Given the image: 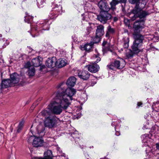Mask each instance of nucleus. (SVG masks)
I'll return each instance as SVG.
<instances>
[{
	"instance_id": "42",
	"label": "nucleus",
	"mask_w": 159,
	"mask_h": 159,
	"mask_svg": "<svg viewBox=\"0 0 159 159\" xmlns=\"http://www.w3.org/2000/svg\"><path fill=\"white\" fill-rule=\"evenodd\" d=\"M114 21H116L117 20V18L116 17H115L114 18Z\"/></svg>"
},
{
	"instance_id": "2",
	"label": "nucleus",
	"mask_w": 159,
	"mask_h": 159,
	"mask_svg": "<svg viewBox=\"0 0 159 159\" xmlns=\"http://www.w3.org/2000/svg\"><path fill=\"white\" fill-rule=\"evenodd\" d=\"M70 106L56 93L55 98L52 99L45 110H49L52 114L60 115L63 111L67 109Z\"/></svg>"
},
{
	"instance_id": "17",
	"label": "nucleus",
	"mask_w": 159,
	"mask_h": 159,
	"mask_svg": "<svg viewBox=\"0 0 159 159\" xmlns=\"http://www.w3.org/2000/svg\"><path fill=\"white\" fill-rule=\"evenodd\" d=\"M88 70L90 72L96 73L98 71L99 69L98 65L96 64L93 63L87 66Z\"/></svg>"
},
{
	"instance_id": "44",
	"label": "nucleus",
	"mask_w": 159,
	"mask_h": 159,
	"mask_svg": "<svg viewBox=\"0 0 159 159\" xmlns=\"http://www.w3.org/2000/svg\"><path fill=\"white\" fill-rule=\"evenodd\" d=\"M61 157H62V158H61L60 159H64L65 158V157L64 155L61 156Z\"/></svg>"
},
{
	"instance_id": "45",
	"label": "nucleus",
	"mask_w": 159,
	"mask_h": 159,
	"mask_svg": "<svg viewBox=\"0 0 159 159\" xmlns=\"http://www.w3.org/2000/svg\"><path fill=\"white\" fill-rule=\"evenodd\" d=\"M38 34H36L34 36L33 35H32V36L33 37H35V36H37L38 35Z\"/></svg>"
},
{
	"instance_id": "21",
	"label": "nucleus",
	"mask_w": 159,
	"mask_h": 159,
	"mask_svg": "<svg viewBox=\"0 0 159 159\" xmlns=\"http://www.w3.org/2000/svg\"><path fill=\"white\" fill-rule=\"evenodd\" d=\"M67 62V61L66 59H59L56 60V66L58 68H62L66 65Z\"/></svg>"
},
{
	"instance_id": "46",
	"label": "nucleus",
	"mask_w": 159,
	"mask_h": 159,
	"mask_svg": "<svg viewBox=\"0 0 159 159\" xmlns=\"http://www.w3.org/2000/svg\"><path fill=\"white\" fill-rule=\"evenodd\" d=\"M2 89V86H1V84H0V89Z\"/></svg>"
},
{
	"instance_id": "7",
	"label": "nucleus",
	"mask_w": 159,
	"mask_h": 159,
	"mask_svg": "<svg viewBox=\"0 0 159 159\" xmlns=\"http://www.w3.org/2000/svg\"><path fill=\"white\" fill-rule=\"evenodd\" d=\"M111 18V15L107 11H101L97 17V20L103 24L107 23Z\"/></svg>"
},
{
	"instance_id": "40",
	"label": "nucleus",
	"mask_w": 159,
	"mask_h": 159,
	"mask_svg": "<svg viewBox=\"0 0 159 159\" xmlns=\"http://www.w3.org/2000/svg\"><path fill=\"white\" fill-rule=\"evenodd\" d=\"M156 147L157 149L159 150V143L156 144Z\"/></svg>"
},
{
	"instance_id": "11",
	"label": "nucleus",
	"mask_w": 159,
	"mask_h": 159,
	"mask_svg": "<svg viewBox=\"0 0 159 159\" xmlns=\"http://www.w3.org/2000/svg\"><path fill=\"white\" fill-rule=\"evenodd\" d=\"M104 26L102 25H100L97 27L95 39H97L98 42L100 40V37L102 36L104 33Z\"/></svg>"
},
{
	"instance_id": "49",
	"label": "nucleus",
	"mask_w": 159,
	"mask_h": 159,
	"mask_svg": "<svg viewBox=\"0 0 159 159\" xmlns=\"http://www.w3.org/2000/svg\"><path fill=\"white\" fill-rule=\"evenodd\" d=\"M90 33V32L89 31H88V34H89V33Z\"/></svg>"
},
{
	"instance_id": "47",
	"label": "nucleus",
	"mask_w": 159,
	"mask_h": 159,
	"mask_svg": "<svg viewBox=\"0 0 159 159\" xmlns=\"http://www.w3.org/2000/svg\"><path fill=\"white\" fill-rule=\"evenodd\" d=\"M2 34H0V37H2Z\"/></svg>"
},
{
	"instance_id": "41",
	"label": "nucleus",
	"mask_w": 159,
	"mask_h": 159,
	"mask_svg": "<svg viewBox=\"0 0 159 159\" xmlns=\"http://www.w3.org/2000/svg\"><path fill=\"white\" fill-rule=\"evenodd\" d=\"M142 103L141 102H138L137 103V107H139L141 105H142Z\"/></svg>"
},
{
	"instance_id": "14",
	"label": "nucleus",
	"mask_w": 159,
	"mask_h": 159,
	"mask_svg": "<svg viewBox=\"0 0 159 159\" xmlns=\"http://www.w3.org/2000/svg\"><path fill=\"white\" fill-rule=\"evenodd\" d=\"M141 138L142 139V142L144 143V145L145 146H149L152 142V140L149 137V135L148 134L142 135Z\"/></svg>"
},
{
	"instance_id": "16",
	"label": "nucleus",
	"mask_w": 159,
	"mask_h": 159,
	"mask_svg": "<svg viewBox=\"0 0 159 159\" xmlns=\"http://www.w3.org/2000/svg\"><path fill=\"white\" fill-rule=\"evenodd\" d=\"M94 44V42H91L89 43H87L84 45L81 46L80 48L82 50H85L87 52L91 51Z\"/></svg>"
},
{
	"instance_id": "36",
	"label": "nucleus",
	"mask_w": 159,
	"mask_h": 159,
	"mask_svg": "<svg viewBox=\"0 0 159 159\" xmlns=\"http://www.w3.org/2000/svg\"><path fill=\"white\" fill-rule=\"evenodd\" d=\"M103 48H102V50L103 51H105L106 50H108L109 48H106V45H107V43L106 41H104L102 44Z\"/></svg>"
},
{
	"instance_id": "37",
	"label": "nucleus",
	"mask_w": 159,
	"mask_h": 159,
	"mask_svg": "<svg viewBox=\"0 0 159 159\" xmlns=\"http://www.w3.org/2000/svg\"><path fill=\"white\" fill-rule=\"evenodd\" d=\"M4 43L5 42L3 40H0V47H4V46H5V45H4Z\"/></svg>"
},
{
	"instance_id": "39",
	"label": "nucleus",
	"mask_w": 159,
	"mask_h": 159,
	"mask_svg": "<svg viewBox=\"0 0 159 159\" xmlns=\"http://www.w3.org/2000/svg\"><path fill=\"white\" fill-rule=\"evenodd\" d=\"M119 3L120 2L125 3L126 2V0H119Z\"/></svg>"
},
{
	"instance_id": "6",
	"label": "nucleus",
	"mask_w": 159,
	"mask_h": 159,
	"mask_svg": "<svg viewBox=\"0 0 159 159\" xmlns=\"http://www.w3.org/2000/svg\"><path fill=\"white\" fill-rule=\"evenodd\" d=\"M20 75L16 73L11 75V80L7 79L2 81L1 83L2 88L13 86L14 84L18 83L20 80Z\"/></svg>"
},
{
	"instance_id": "34",
	"label": "nucleus",
	"mask_w": 159,
	"mask_h": 159,
	"mask_svg": "<svg viewBox=\"0 0 159 159\" xmlns=\"http://www.w3.org/2000/svg\"><path fill=\"white\" fill-rule=\"evenodd\" d=\"M71 136L75 140L76 139V138L78 137V134L77 131H75L74 133H73L71 134Z\"/></svg>"
},
{
	"instance_id": "43",
	"label": "nucleus",
	"mask_w": 159,
	"mask_h": 159,
	"mask_svg": "<svg viewBox=\"0 0 159 159\" xmlns=\"http://www.w3.org/2000/svg\"><path fill=\"white\" fill-rule=\"evenodd\" d=\"M150 48V49L151 50H154V49H155V48L154 47H151Z\"/></svg>"
},
{
	"instance_id": "5",
	"label": "nucleus",
	"mask_w": 159,
	"mask_h": 159,
	"mask_svg": "<svg viewBox=\"0 0 159 159\" xmlns=\"http://www.w3.org/2000/svg\"><path fill=\"white\" fill-rule=\"evenodd\" d=\"M49 111V110H44L40 113V114L44 117V124L45 126L51 128L56 125L58 119Z\"/></svg>"
},
{
	"instance_id": "4",
	"label": "nucleus",
	"mask_w": 159,
	"mask_h": 159,
	"mask_svg": "<svg viewBox=\"0 0 159 159\" xmlns=\"http://www.w3.org/2000/svg\"><path fill=\"white\" fill-rule=\"evenodd\" d=\"M129 2L132 4H136L134 8L132 11L130 15L132 20H134L137 18L139 17L141 20H144V21L146 20V16L149 15L148 12L145 11H141L139 7V3L141 2L144 6L146 4L145 0H128Z\"/></svg>"
},
{
	"instance_id": "24",
	"label": "nucleus",
	"mask_w": 159,
	"mask_h": 159,
	"mask_svg": "<svg viewBox=\"0 0 159 159\" xmlns=\"http://www.w3.org/2000/svg\"><path fill=\"white\" fill-rule=\"evenodd\" d=\"M54 11H55V15L59 14H61L62 12V7L60 5H56L54 8Z\"/></svg>"
},
{
	"instance_id": "31",
	"label": "nucleus",
	"mask_w": 159,
	"mask_h": 159,
	"mask_svg": "<svg viewBox=\"0 0 159 159\" xmlns=\"http://www.w3.org/2000/svg\"><path fill=\"white\" fill-rule=\"evenodd\" d=\"M37 129L38 133L42 132L44 131V128L43 126L41 125H39L37 126Z\"/></svg>"
},
{
	"instance_id": "20",
	"label": "nucleus",
	"mask_w": 159,
	"mask_h": 159,
	"mask_svg": "<svg viewBox=\"0 0 159 159\" xmlns=\"http://www.w3.org/2000/svg\"><path fill=\"white\" fill-rule=\"evenodd\" d=\"M42 59L40 58V59L38 58H33L30 63L31 65L33 67H38L40 66L42 64Z\"/></svg>"
},
{
	"instance_id": "53",
	"label": "nucleus",
	"mask_w": 159,
	"mask_h": 159,
	"mask_svg": "<svg viewBox=\"0 0 159 159\" xmlns=\"http://www.w3.org/2000/svg\"><path fill=\"white\" fill-rule=\"evenodd\" d=\"M78 141V140H77V139H76V141H75V142H76V141Z\"/></svg>"
},
{
	"instance_id": "28",
	"label": "nucleus",
	"mask_w": 159,
	"mask_h": 159,
	"mask_svg": "<svg viewBox=\"0 0 159 159\" xmlns=\"http://www.w3.org/2000/svg\"><path fill=\"white\" fill-rule=\"evenodd\" d=\"M99 54H97L94 55L92 57V59L95 61H94V64H96L100 61L101 60V58L99 57Z\"/></svg>"
},
{
	"instance_id": "8",
	"label": "nucleus",
	"mask_w": 159,
	"mask_h": 159,
	"mask_svg": "<svg viewBox=\"0 0 159 159\" xmlns=\"http://www.w3.org/2000/svg\"><path fill=\"white\" fill-rule=\"evenodd\" d=\"M49 22L48 20H46L44 23L36 25L32 28V30H35L37 32L41 31V32H43L42 30H49V25L51 23Z\"/></svg>"
},
{
	"instance_id": "10",
	"label": "nucleus",
	"mask_w": 159,
	"mask_h": 159,
	"mask_svg": "<svg viewBox=\"0 0 159 159\" xmlns=\"http://www.w3.org/2000/svg\"><path fill=\"white\" fill-rule=\"evenodd\" d=\"M77 72L78 76L84 80L88 79L90 75L89 72L85 70H78Z\"/></svg>"
},
{
	"instance_id": "23",
	"label": "nucleus",
	"mask_w": 159,
	"mask_h": 159,
	"mask_svg": "<svg viewBox=\"0 0 159 159\" xmlns=\"http://www.w3.org/2000/svg\"><path fill=\"white\" fill-rule=\"evenodd\" d=\"M115 32V30L113 28H112L110 26H109L107 27V31L106 34V37L109 38L110 34H113Z\"/></svg>"
},
{
	"instance_id": "25",
	"label": "nucleus",
	"mask_w": 159,
	"mask_h": 159,
	"mask_svg": "<svg viewBox=\"0 0 159 159\" xmlns=\"http://www.w3.org/2000/svg\"><path fill=\"white\" fill-rule=\"evenodd\" d=\"M118 1L119 0H112L110 2L111 8L112 11H114L116 9V5L119 3Z\"/></svg>"
},
{
	"instance_id": "1",
	"label": "nucleus",
	"mask_w": 159,
	"mask_h": 159,
	"mask_svg": "<svg viewBox=\"0 0 159 159\" xmlns=\"http://www.w3.org/2000/svg\"><path fill=\"white\" fill-rule=\"evenodd\" d=\"M144 20H142L136 21L134 24V32L133 35L135 40L132 46V49L135 54H137L140 52V44L143 43L144 39L143 36L139 34L140 32L144 27Z\"/></svg>"
},
{
	"instance_id": "32",
	"label": "nucleus",
	"mask_w": 159,
	"mask_h": 159,
	"mask_svg": "<svg viewBox=\"0 0 159 159\" xmlns=\"http://www.w3.org/2000/svg\"><path fill=\"white\" fill-rule=\"evenodd\" d=\"M35 136H31L30 137H29L28 139V142L30 143H33V141H34L35 139Z\"/></svg>"
},
{
	"instance_id": "18",
	"label": "nucleus",
	"mask_w": 159,
	"mask_h": 159,
	"mask_svg": "<svg viewBox=\"0 0 159 159\" xmlns=\"http://www.w3.org/2000/svg\"><path fill=\"white\" fill-rule=\"evenodd\" d=\"M43 158L41 157H36L34 159H53L52 152L51 150H48L45 152L44 154Z\"/></svg>"
},
{
	"instance_id": "22",
	"label": "nucleus",
	"mask_w": 159,
	"mask_h": 159,
	"mask_svg": "<svg viewBox=\"0 0 159 159\" xmlns=\"http://www.w3.org/2000/svg\"><path fill=\"white\" fill-rule=\"evenodd\" d=\"M76 79L74 77H71L67 80L66 84L68 87H73L75 84Z\"/></svg>"
},
{
	"instance_id": "35",
	"label": "nucleus",
	"mask_w": 159,
	"mask_h": 159,
	"mask_svg": "<svg viewBox=\"0 0 159 159\" xmlns=\"http://www.w3.org/2000/svg\"><path fill=\"white\" fill-rule=\"evenodd\" d=\"M114 122H115L114 121L112 122V123H111V125L113 126H115V131H116L115 134L116 136H119V135H120V132H119V131H117L116 130V128H117V126H116L115 125Z\"/></svg>"
},
{
	"instance_id": "15",
	"label": "nucleus",
	"mask_w": 159,
	"mask_h": 159,
	"mask_svg": "<svg viewBox=\"0 0 159 159\" xmlns=\"http://www.w3.org/2000/svg\"><path fill=\"white\" fill-rule=\"evenodd\" d=\"M25 67L28 69V74L29 76H33L34 75L35 69L34 67L31 65L30 62H28L25 65Z\"/></svg>"
},
{
	"instance_id": "9",
	"label": "nucleus",
	"mask_w": 159,
	"mask_h": 159,
	"mask_svg": "<svg viewBox=\"0 0 159 159\" xmlns=\"http://www.w3.org/2000/svg\"><path fill=\"white\" fill-rule=\"evenodd\" d=\"M125 61L121 59L120 61L116 60L113 62L111 63L110 65L107 66L108 68L110 70H114L115 69H122L123 68L125 65Z\"/></svg>"
},
{
	"instance_id": "12",
	"label": "nucleus",
	"mask_w": 159,
	"mask_h": 159,
	"mask_svg": "<svg viewBox=\"0 0 159 159\" xmlns=\"http://www.w3.org/2000/svg\"><path fill=\"white\" fill-rule=\"evenodd\" d=\"M56 58L55 57L48 58L45 63L46 66L49 68H53L56 66Z\"/></svg>"
},
{
	"instance_id": "27",
	"label": "nucleus",
	"mask_w": 159,
	"mask_h": 159,
	"mask_svg": "<svg viewBox=\"0 0 159 159\" xmlns=\"http://www.w3.org/2000/svg\"><path fill=\"white\" fill-rule=\"evenodd\" d=\"M124 43L123 44L124 47L125 48H127L129 47V38L128 37H125L123 39Z\"/></svg>"
},
{
	"instance_id": "48",
	"label": "nucleus",
	"mask_w": 159,
	"mask_h": 159,
	"mask_svg": "<svg viewBox=\"0 0 159 159\" xmlns=\"http://www.w3.org/2000/svg\"><path fill=\"white\" fill-rule=\"evenodd\" d=\"M33 125H32L31 126V127L30 128H32V126H33Z\"/></svg>"
},
{
	"instance_id": "3",
	"label": "nucleus",
	"mask_w": 159,
	"mask_h": 159,
	"mask_svg": "<svg viewBox=\"0 0 159 159\" xmlns=\"http://www.w3.org/2000/svg\"><path fill=\"white\" fill-rule=\"evenodd\" d=\"M65 86L66 84L64 83L59 85L58 90L56 94L59 95L61 99L70 105L72 100L73 99V97L75 95L76 91L74 88L67 89Z\"/></svg>"
},
{
	"instance_id": "26",
	"label": "nucleus",
	"mask_w": 159,
	"mask_h": 159,
	"mask_svg": "<svg viewBox=\"0 0 159 159\" xmlns=\"http://www.w3.org/2000/svg\"><path fill=\"white\" fill-rule=\"evenodd\" d=\"M46 0H37V5L39 8H42L45 4Z\"/></svg>"
},
{
	"instance_id": "19",
	"label": "nucleus",
	"mask_w": 159,
	"mask_h": 159,
	"mask_svg": "<svg viewBox=\"0 0 159 159\" xmlns=\"http://www.w3.org/2000/svg\"><path fill=\"white\" fill-rule=\"evenodd\" d=\"M34 140L33 142V146L36 147L42 146L43 143V140L39 137H35Z\"/></svg>"
},
{
	"instance_id": "33",
	"label": "nucleus",
	"mask_w": 159,
	"mask_h": 159,
	"mask_svg": "<svg viewBox=\"0 0 159 159\" xmlns=\"http://www.w3.org/2000/svg\"><path fill=\"white\" fill-rule=\"evenodd\" d=\"M134 52L131 50H130L129 51L126 53V56L128 58L132 57L134 55Z\"/></svg>"
},
{
	"instance_id": "30",
	"label": "nucleus",
	"mask_w": 159,
	"mask_h": 159,
	"mask_svg": "<svg viewBox=\"0 0 159 159\" xmlns=\"http://www.w3.org/2000/svg\"><path fill=\"white\" fill-rule=\"evenodd\" d=\"M24 122L23 121H21L19 123L17 131V132L19 133L20 132L24 125Z\"/></svg>"
},
{
	"instance_id": "38",
	"label": "nucleus",
	"mask_w": 159,
	"mask_h": 159,
	"mask_svg": "<svg viewBox=\"0 0 159 159\" xmlns=\"http://www.w3.org/2000/svg\"><path fill=\"white\" fill-rule=\"evenodd\" d=\"M154 41H157L158 40V37H154L152 39Z\"/></svg>"
},
{
	"instance_id": "13",
	"label": "nucleus",
	"mask_w": 159,
	"mask_h": 159,
	"mask_svg": "<svg viewBox=\"0 0 159 159\" xmlns=\"http://www.w3.org/2000/svg\"><path fill=\"white\" fill-rule=\"evenodd\" d=\"M98 6L101 11H109L110 9L108 3L104 0H101L98 3Z\"/></svg>"
},
{
	"instance_id": "52",
	"label": "nucleus",
	"mask_w": 159,
	"mask_h": 159,
	"mask_svg": "<svg viewBox=\"0 0 159 159\" xmlns=\"http://www.w3.org/2000/svg\"><path fill=\"white\" fill-rule=\"evenodd\" d=\"M54 18V17H51L52 18Z\"/></svg>"
},
{
	"instance_id": "50",
	"label": "nucleus",
	"mask_w": 159,
	"mask_h": 159,
	"mask_svg": "<svg viewBox=\"0 0 159 159\" xmlns=\"http://www.w3.org/2000/svg\"><path fill=\"white\" fill-rule=\"evenodd\" d=\"M83 20H84V18L83 17Z\"/></svg>"
},
{
	"instance_id": "29",
	"label": "nucleus",
	"mask_w": 159,
	"mask_h": 159,
	"mask_svg": "<svg viewBox=\"0 0 159 159\" xmlns=\"http://www.w3.org/2000/svg\"><path fill=\"white\" fill-rule=\"evenodd\" d=\"M33 20V17L30 16H27L25 17V21L28 23H30Z\"/></svg>"
},
{
	"instance_id": "51",
	"label": "nucleus",
	"mask_w": 159,
	"mask_h": 159,
	"mask_svg": "<svg viewBox=\"0 0 159 159\" xmlns=\"http://www.w3.org/2000/svg\"><path fill=\"white\" fill-rule=\"evenodd\" d=\"M88 29L89 30H90V28H88Z\"/></svg>"
}]
</instances>
